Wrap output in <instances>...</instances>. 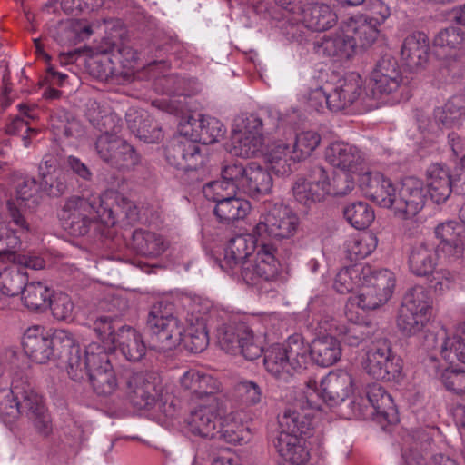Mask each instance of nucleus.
<instances>
[{
    "mask_svg": "<svg viewBox=\"0 0 465 465\" xmlns=\"http://www.w3.org/2000/svg\"><path fill=\"white\" fill-rule=\"evenodd\" d=\"M321 164L312 165L305 178H299L292 186L293 196L300 203L310 206L329 195L342 196L350 193L354 183L348 173L332 176Z\"/></svg>",
    "mask_w": 465,
    "mask_h": 465,
    "instance_id": "obj_1",
    "label": "nucleus"
},
{
    "mask_svg": "<svg viewBox=\"0 0 465 465\" xmlns=\"http://www.w3.org/2000/svg\"><path fill=\"white\" fill-rule=\"evenodd\" d=\"M59 218L63 226L74 236H84L97 219L106 226L116 224V218L112 208L103 207L100 198L87 199L72 196L65 200Z\"/></svg>",
    "mask_w": 465,
    "mask_h": 465,
    "instance_id": "obj_2",
    "label": "nucleus"
},
{
    "mask_svg": "<svg viewBox=\"0 0 465 465\" xmlns=\"http://www.w3.org/2000/svg\"><path fill=\"white\" fill-rule=\"evenodd\" d=\"M146 326L153 347L162 351L175 349L183 341L185 331L183 324L173 315V305L163 301L151 306Z\"/></svg>",
    "mask_w": 465,
    "mask_h": 465,
    "instance_id": "obj_3",
    "label": "nucleus"
},
{
    "mask_svg": "<svg viewBox=\"0 0 465 465\" xmlns=\"http://www.w3.org/2000/svg\"><path fill=\"white\" fill-rule=\"evenodd\" d=\"M307 346L303 337L295 333L285 343L273 344L264 351L263 364L266 371L277 379L286 381L293 371L307 366Z\"/></svg>",
    "mask_w": 465,
    "mask_h": 465,
    "instance_id": "obj_4",
    "label": "nucleus"
},
{
    "mask_svg": "<svg viewBox=\"0 0 465 465\" xmlns=\"http://www.w3.org/2000/svg\"><path fill=\"white\" fill-rule=\"evenodd\" d=\"M120 391L124 394L130 403L140 410L158 409L165 416H173V411L166 409L162 402V388L143 372H132L125 371L121 374Z\"/></svg>",
    "mask_w": 465,
    "mask_h": 465,
    "instance_id": "obj_5",
    "label": "nucleus"
},
{
    "mask_svg": "<svg viewBox=\"0 0 465 465\" xmlns=\"http://www.w3.org/2000/svg\"><path fill=\"white\" fill-rule=\"evenodd\" d=\"M432 312V299L421 285H416L404 295L397 317V327L406 336L416 335L428 323Z\"/></svg>",
    "mask_w": 465,
    "mask_h": 465,
    "instance_id": "obj_6",
    "label": "nucleus"
},
{
    "mask_svg": "<svg viewBox=\"0 0 465 465\" xmlns=\"http://www.w3.org/2000/svg\"><path fill=\"white\" fill-rule=\"evenodd\" d=\"M165 158L171 166L184 173L188 183L203 181L207 173L199 144L186 137L172 140L165 148Z\"/></svg>",
    "mask_w": 465,
    "mask_h": 465,
    "instance_id": "obj_7",
    "label": "nucleus"
},
{
    "mask_svg": "<svg viewBox=\"0 0 465 465\" xmlns=\"http://www.w3.org/2000/svg\"><path fill=\"white\" fill-rule=\"evenodd\" d=\"M363 368L376 380L395 381L401 377L403 364L393 351L391 342L387 338H379L367 351Z\"/></svg>",
    "mask_w": 465,
    "mask_h": 465,
    "instance_id": "obj_8",
    "label": "nucleus"
},
{
    "mask_svg": "<svg viewBox=\"0 0 465 465\" xmlns=\"http://www.w3.org/2000/svg\"><path fill=\"white\" fill-rule=\"evenodd\" d=\"M319 396L312 390L304 392L290 404L279 416V432L298 436L308 435L313 429L312 418L320 409Z\"/></svg>",
    "mask_w": 465,
    "mask_h": 465,
    "instance_id": "obj_9",
    "label": "nucleus"
},
{
    "mask_svg": "<svg viewBox=\"0 0 465 465\" xmlns=\"http://www.w3.org/2000/svg\"><path fill=\"white\" fill-rule=\"evenodd\" d=\"M298 226L297 215L287 206L275 203L266 213L260 215L259 222L252 230V234L261 242L270 239H289L296 233Z\"/></svg>",
    "mask_w": 465,
    "mask_h": 465,
    "instance_id": "obj_10",
    "label": "nucleus"
},
{
    "mask_svg": "<svg viewBox=\"0 0 465 465\" xmlns=\"http://www.w3.org/2000/svg\"><path fill=\"white\" fill-rule=\"evenodd\" d=\"M371 92L382 103L394 104L402 100L403 78L397 60L383 55L371 72Z\"/></svg>",
    "mask_w": 465,
    "mask_h": 465,
    "instance_id": "obj_11",
    "label": "nucleus"
},
{
    "mask_svg": "<svg viewBox=\"0 0 465 465\" xmlns=\"http://www.w3.org/2000/svg\"><path fill=\"white\" fill-rule=\"evenodd\" d=\"M218 344L226 353H239L248 361L258 359L263 352L260 338L243 322L221 328L218 331Z\"/></svg>",
    "mask_w": 465,
    "mask_h": 465,
    "instance_id": "obj_12",
    "label": "nucleus"
},
{
    "mask_svg": "<svg viewBox=\"0 0 465 465\" xmlns=\"http://www.w3.org/2000/svg\"><path fill=\"white\" fill-rule=\"evenodd\" d=\"M256 254L252 261L244 262L241 276L251 286H260L263 282L277 281L281 272V263L276 257L277 249L271 243L260 242L256 239Z\"/></svg>",
    "mask_w": 465,
    "mask_h": 465,
    "instance_id": "obj_13",
    "label": "nucleus"
},
{
    "mask_svg": "<svg viewBox=\"0 0 465 465\" xmlns=\"http://www.w3.org/2000/svg\"><path fill=\"white\" fill-rule=\"evenodd\" d=\"M395 286V278L388 269L370 272L364 276L358 296V306L363 310H374L387 302Z\"/></svg>",
    "mask_w": 465,
    "mask_h": 465,
    "instance_id": "obj_14",
    "label": "nucleus"
},
{
    "mask_svg": "<svg viewBox=\"0 0 465 465\" xmlns=\"http://www.w3.org/2000/svg\"><path fill=\"white\" fill-rule=\"evenodd\" d=\"M353 380L347 371L330 372L322 379L320 385L315 380H309L306 390H312L319 396L320 409L323 404L330 407L344 401L351 393Z\"/></svg>",
    "mask_w": 465,
    "mask_h": 465,
    "instance_id": "obj_15",
    "label": "nucleus"
},
{
    "mask_svg": "<svg viewBox=\"0 0 465 465\" xmlns=\"http://www.w3.org/2000/svg\"><path fill=\"white\" fill-rule=\"evenodd\" d=\"M16 199L8 200L6 203L10 222L18 226L22 231H28L29 224L21 209H35L40 203V186L34 178L25 179L17 187Z\"/></svg>",
    "mask_w": 465,
    "mask_h": 465,
    "instance_id": "obj_16",
    "label": "nucleus"
},
{
    "mask_svg": "<svg viewBox=\"0 0 465 465\" xmlns=\"http://www.w3.org/2000/svg\"><path fill=\"white\" fill-rule=\"evenodd\" d=\"M423 183L414 177L403 179L398 189L396 215L403 219L414 217L425 205Z\"/></svg>",
    "mask_w": 465,
    "mask_h": 465,
    "instance_id": "obj_17",
    "label": "nucleus"
},
{
    "mask_svg": "<svg viewBox=\"0 0 465 465\" xmlns=\"http://www.w3.org/2000/svg\"><path fill=\"white\" fill-rule=\"evenodd\" d=\"M220 420L219 401L212 398L207 404H200L185 419L188 430L203 438H215Z\"/></svg>",
    "mask_w": 465,
    "mask_h": 465,
    "instance_id": "obj_18",
    "label": "nucleus"
},
{
    "mask_svg": "<svg viewBox=\"0 0 465 465\" xmlns=\"http://www.w3.org/2000/svg\"><path fill=\"white\" fill-rule=\"evenodd\" d=\"M77 361V367L74 365L68 369L69 377L77 382L84 381L90 376V372L103 371L112 366L105 349L97 343L89 344L84 352L81 351Z\"/></svg>",
    "mask_w": 465,
    "mask_h": 465,
    "instance_id": "obj_19",
    "label": "nucleus"
},
{
    "mask_svg": "<svg viewBox=\"0 0 465 465\" xmlns=\"http://www.w3.org/2000/svg\"><path fill=\"white\" fill-rule=\"evenodd\" d=\"M458 187L449 166L431 163L426 170V186L430 199L437 204L445 203L451 194L452 186Z\"/></svg>",
    "mask_w": 465,
    "mask_h": 465,
    "instance_id": "obj_20",
    "label": "nucleus"
},
{
    "mask_svg": "<svg viewBox=\"0 0 465 465\" xmlns=\"http://www.w3.org/2000/svg\"><path fill=\"white\" fill-rule=\"evenodd\" d=\"M185 81L175 74L164 75L156 80L155 85L162 87L163 93L173 95L170 99L158 101L159 108L173 114H183L190 110L186 102L187 94L183 85ZM156 102L153 103V104Z\"/></svg>",
    "mask_w": 465,
    "mask_h": 465,
    "instance_id": "obj_21",
    "label": "nucleus"
},
{
    "mask_svg": "<svg viewBox=\"0 0 465 465\" xmlns=\"http://www.w3.org/2000/svg\"><path fill=\"white\" fill-rule=\"evenodd\" d=\"M363 81L356 73H350L339 79L329 94L330 110L338 112L352 105L362 93Z\"/></svg>",
    "mask_w": 465,
    "mask_h": 465,
    "instance_id": "obj_22",
    "label": "nucleus"
},
{
    "mask_svg": "<svg viewBox=\"0 0 465 465\" xmlns=\"http://www.w3.org/2000/svg\"><path fill=\"white\" fill-rule=\"evenodd\" d=\"M50 331L43 326L29 327L23 336L25 352L35 362L43 364L54 360V350L50 347Z\"/></svg>",
    "mask_w": 465,
    "mask_h": 465,
    "instance_id": "obj_23",
    "label": "nucleus"
},
{
    "mask_svg": "<svg viewBox=\"0 0 465 465\" xmlns=\"http://www.w3.org/2000/svg\"><path fill=\"white\" fill-rule=\"evenodd\" d=\"M366 400L372 408L371 414L380 423L394 424L399 421L398 411L391 396L379 383H371L365 390Z\"/></svg>",
    "mask_w": 465,
    "mask_h": 465,
    "instance_id": "obj_24",
    "label": "nucleus"
},
{
    "mask_svg": "<svg viewBox=\"0 0 465 465\" xmlns=\"http://www.w3.org/2000/svg\"><path fill=\"white\" fill-rule=\"evenodd\" d=\"M273 444L282 465H305L310 459L305 440L301 436L279 432Z\"/></svg>",
    "mask_w": 465,
    "mask_h": 465,
    "instance_id": "obj_25",
    "label": "nucleus"
},
{
    "mask_svg": "<svg viewBox=\"0 0 465 465\" xmlns=\"http://www.w3.org/2000/svg\"><path fill=\"white\" fill-rule=\"evenodd\" d=\"M435 235L440 241L439 247L448 256L460 258L465 246V223L448 221L435 228Z\"/></svg>",
    "mask_w": 465,
    "mask_h": 465,
    "instance_id": "obj_26",
    "label": "nucleus"
},
{
    "mask_svg": "<svg viewBox=\"0 0 465 465\" xmlns=\"http://www.w3.org/2000/svg\"><path fill=\"white\" fill-rule=\"evenodd\" d=\"M360 185L365 195L382 208H389L395 202L391 198L393 183L382 173L366 172L361 175Z\"/></svg>",
    "mask_w": 465,
    "mask_h": 465,
    "instance_id": "obj_27",
    "label": "nucleus"
},
{
    "mask_svg": "<svg viewBox=\"0 0 465 465\" xmlns=\"http://www.w3.org/2000/svg\"><path fill=\"white\" fill-rule=\"evenodd\" d=\"M343 29L353 44L355 51L358 48L370 47L379 35L378 26L366 15H357L350 17L341 24Z\"/></svg>",
    "mask_w": 465,
    "mask_h": 465,
    "instance_id": "obj_28",
    "label": "nucleus"
},
{
    "mask_svg": "<svg viewBox=\"0 0 465 465\" xmlns=\"http://www.w3.org/2000/svg\"><path fill=\"white\" fill-rule=\"evenodd\" d=\"M429 38L423 32H414L404 39L401 58L411 71L422 68L429 60Z\"/></svg>",
    "mask_w": 465,
    "mask_h": 465,
    "instance_id": "obj_29",
    "label": "nucleus"
},
{
    "mask_svg": "<svg viewBox=\"0 0 465 465\" xmlns=\"http://www.w3.org/2000/svg\"><path fill=\"white\" fill-rule=\"evenodd\" d=\"M331 335L322 336L312 341L307 346V362L311 359L321 367L334 365L341 357V341Z\"/></svg>",
    "mask_w": 465,
    "mask_h": 465,
    "instance_id": "obj_30",
    "label": "nucleus"
},
{
    "mask_svg": "<svg viewBox=\"0 0 465 465\" xmlns=\"http://www.w3.org/2000/svg\"><path fill=\"white\" fill-rule=\"evenodd\" d=\"M438 260V252L433 244L420 242L411 248L408 266L414 275L429 278L436 271Z\"/></svg>",
    "mask_w": 465,
    "mask_h": 465,
    "instance_id": "obj_31",
    "label": "nucleus"
},
{
    "mask_svg": "<svg viewBox=\"0 0 465 465\" xmlns=\"http://www.w3.org/2000/svg\"><path fill=\"white\" fill-rule=\"evenodd\" d=\"M313 45L317 54L340 59H348L356 52L342 25L333 34L314 42Z\"/></svg>",
    "mask_w": 465,
    "mask_h": 465,
    "instance_id": "obj_32",
    "label": "nucleus"
},
{
    "mask_svg": "<svg viewBox=\"0 0 465 465\" xmlns=\"http://www.w3.org/2000/svg\"><path fill=\"white\" fill-rule=\"evenodd\" d=\"M96 50L101 55L94 57L89 64L92 74L102 80L113 78L116 74V70L109 54H114L115 52L123 54L126 48L110 38H104Z\"/></svg>",
    "mask_w": 465,
    "mask_h": 465,
    "instance_id": "obj_33",
    "label": "nucleus"
},
{
    "mask_svg": "<svg viewBox=\"0 0 465 465\" xmlns=\"http://www.w3.org/2000/svg\"><path fill=\"white\" fill-rule=\"evenodd\" d=\"M302 22L314 31H325L337 22V15L330 5L321 3H308L301 8Z\"/></svg>",
    "mask_w": 465,
    "mask_h": 465,
    "instance_id": "obj_34",
    "label": "nucleus"
},
{
    "mask_svg": "<svg viewBox=\"0 0 465 465\" xmlns=\"http://www.w3.org/2000/svg\"><path fill=\"white\" fill-rule=\"evenodd\" d=\"M330 331L341 338L349 346H358L361 342L371 339L378 331L377 324L372 322H350L340 323L332 320Z\"/></svg>",
    "mask_w": 465,
    "mask_h": 465,
    "instance_id": "obj_35",
    "label": "nucleus"
},
{
    "mask_svg": "<svg viewBox=\"0 0 465 465\" xmlns=\"http://www.w3.org/2000/svg\"><path fill=\"white\" fill-rule=\"evenodd\" d=\"M325 159L332 166L347 172H354L362 161L360 151L343 142L331 143L325 150Z\"/></svg>",
    "mask_w": 465,
    "mask_h": 465,
    "instance_id": "obj_36",
    "label": "nucleus"
},
{
    "mask_svg": "<svg viewBox=\"0 0 465 465\" xmlns=\"http://www.w3.org/2000/svg\"><path fill=\"white\" fill-rule=\"evenodd\" d=\"M180 383L184 390L189 391L195 397H207L208 401H211L212 398H216L214 394L220 389L215 379L196 370L184 372L180 379Z\"/></svg>",
    "mask_w": 465,
    "mask_h": 465,
    "instance_id": "obj_37",
    "label": "nucleus"
},
{
    "mask_svg": "<svg viewBox=\"0 0 465 465\" xmlns=\"http://www.w3.org/2000/svg\"><path fill=\"white\" fill-rule=\"evenodd\" d=\"M102 123L97 122L95 124L102 134L97 137L95 142V151L99 158L106 164L109 163L111 158L115 155L121 137L117 135L116 126L112 128L107 124L114 122L112 114L102 116Z\"/></svg>",
    "mask_w": 465,
    "mask_h": 465,
    "instance_id": "obj_38",
    "label": "nucleus"
},
{
    "mask_svg": "<svg viewBox=\"0 0 465 465\" xmlns=\"http://www.w3.org/2000/svg\"><path fill=\"white\" fill-rule=\"evenodd\" d=\"M130 361H139L146 352V346L139 331L130 326L118 328L115 346Z\"/></svg>",
    "mask_w": 465,
    "mask_h": 465,
    "instance_id": "obj_39",
    "label": "nucleus"
},
{
    "mask_svg": "<svg viewBox=\"0 0 465 465\" xmlns=\"http://www.w3.org/2000/svg\"><path fill=\"white\" fill-rule=\"evenodd\" d=\"M213 213L220 223L230 224L244 219L251 211L249 201L235 197L234 194L215 203Z\"/></svg>",
    "mask_w": 465,
    "mask_h": 465,
    "instance_id": "obj_40",
    "label": "nucleus"
},
{
    "mask_svg": "<svg viewBox=\"0 0 465 465\" xmlns=\"http://www.w3.org/2000/svg\"><path fill=\"white\" fill-rule=\"evenodd\" d=\"M254 242L245 235H236L230 239L225 251L224 258L221 267L229 272L232 271L236 266L243 264L245 259L253 252Z\"/></svg>",
    "mask_w": 465,
    "mask_h": 465,
    "instance_id": "obj_41",
    "label": "nucleus"
},
{
    "mask_svg": "<svg viewBox=\"0 0 465 465\" xmlns=\"http://www.w3.org/2000/svg\"><path fill=\"white\" fill-rule=\"evenodd\" d=\"M272 187V178L270 172L256 163L247 165V174L242 190L252 197L267 194Z\"/></svg>",
    "mask_w": 465,
    "mask_h": 465,
    "instance_id": "obj_42",
    "label": "nucleus"
},
{
    "mask_svg": "<svg viewBox=\"0 0 465 465\" xmlns=\"http://www.w3.org/2000/svg\"><path fill=\"white\" fill-rule=\"evenodd\" d=\"M131 247L137 254L145 257H157L165 250L164 241L161 235L143 229L134 231Z\"/></svg>",
    "mask_w": 465,
    "mask_h": 465,
    "instance_id": "obj_43",
    "label": "nucleus"
},
{
    "mask_svg": "<svg viewBox=\"0 0 465 465\" xmlns=\"http://www.w3.org/2000/svg\"><path fill=\"white\" fill-rule=\"evenodd\" d=\"M54 291L42 282L26 283L22 292L24 305L32 312H43L50 306Z\"/></svg>",
    "mask_w": 465,
    "mask_h": 465,
    "instance_id": "obj_44",
    "label": "nucleus"
},
{
    "mask_svg": "<svg viewBox=\"0 0 465 465\" xmlns=\"http://www.w3.org/2000/svg\"><path fill=\"white\" fill-rule=\"evenodd\" d=\"M371 272L370 266L354 264L341 269L336 275L333 288L341 294H347L361 287L362 280Z\"/></svg>",
    "mask_w": 465,
    "mask_h": 465,
    "instance_id": "obj_45",
    "label": "nucleus"
},
{
    "mask_svg": "<svg viewBox=\"0 0 465 465\" xmlns=\"http://www.w3.org/2000/svg\"><path fill=\"white\" fill-rule=\"evenodd\" d=\"M17 409L20 415L31 418L45 411L43 398L29 384H15Z\"/></svg>",
    "mask_w": 465,
    "mask_h": 465,
    "instance_id": "obj_46",
    "label": "nucleus"
},
{
    "mask_svg": "<svg viewBox=\"0 0 465 465\" xmlns=\"http://www.w3.org/2000/svg\"><path fill=\"white\" fill-rule=\"evenodd\" d=\"M440 355L451 364L456 361L465 364V322L457 326L453 337L445 338Z\"/></svg>",
    "mask_w": 465,
    "mask_h": 465,
    "instance_id": "obj_47",
    "label": "nucleus"
},
{
    "mask_svg": "<svg viewBox=\"0 0 465 465\" xmlns=\"http://www.w3.org/2000/svg\"><path fill=\"white\" fill-rule=\"evenodd\" d=\"M19 113L23 115L14 117L5 126V133L10 135H21L24 145L28 147L31 144L32 136L38 133V130L30 126L27 119H34L35 114L25 104L18 105Z\"/></svg>",
    "mask_w": 465,
    "mask_h": 465,
    "instance_id": "obj_48",
    "label": "nucleus"
},
{
    "mask_svg": "<svg viewBox=\"0 0 465 465\" xmlns=\"http://www.w3.org/2000/svg\"><path fill=\"white\" fill-rule=\"evenodd\" d=\"M342 212L347 222L357 230L368 228L375 218L371 206L363 201L348 203Z\"/></svg>",
    "mask_w": 465,
    "mask_h": 465,
    "instance_id": "obj_49",
    "label": "nucleus"
},
{
    "mask_svg": "<svg viewBox=\"0 0 465 465\" xmlns=\"http://www.w3.org/2000/svg\"><path fill=\"white\" fill-rule=\"evenodd\" d=\"M465 71V51L458 49L443 57L437 71L440 81L449 83L460 77Z\"/></svg>",
    "mask_w": 465,
    "mask_h": 465,
    "instance_id": "obj_50",
    "label": "nucleus"
},
{
    "mask_svg": "<svg viewBox=\"0 0 465 465\" xmlns=\"http://www.w3.org/2000/svg\"><path fill=\"white\" fill-rule=\"evenodd\" d=\"M270 169L277 175L284 176L292 173V164L295 163L292 157V150L286 143L274 145L265 155Z\"/></svg>",
    "mask_w": 465,
    "mask_h": 465,
    "instance_id": "obj_51",
    "label": "nucleus"
},
{
    "mask_svg": "<svg viewBox=\"0 0 465 465\" xmlns=\"http://www.w3.org/2000/svg\"><path fill=\"white\" fill-rule=\"evenodd\" d=\"M141 163L142 156L140 153L132 144L121 138L118 150L107 165L121 172H130Z\"/></svg>",
    "mask_w": 465,
    "mask_h": 465,
    "instance_id": "obj_52",
    "label": "nucleus"
},
{
    "mask_svg": "<svg viewBox=\"0 0 465 465\" xmlns=\"http://www.w3.org/2000/svg\"><path fill=\"white\" fill-rule=\"evenodd\" d=\"M131 128L140 140L147 143H159L163 138L161 126L147 114L136 116Z\"/></svg>",
    "mask_w": 465,
    "mask_h": 465,
    "instance_id": "obj_53",
    "label": "nucleus"
},
{
    "mask_svg": "<svg viewBox=\"0 0 465 465\" xmlns=\"http://www.w3.org/2000/svg\"><path fill=\"white\" fill-rule=\"evenodd\" d=\"M87 378L98 396H109L116 389L120 390L121 375L116 377L113 366L103 371L90 372V376Z\"/></svg>",
    "mask_w": 465,
    "mask_h": 465,
    "instance_id": "obj_54",
    "label": "nucleus"
},
{
    "mask_svg": "<svg viewBox=\"0 0 465 465\" xmlns=\"http://www.w3.org/2000/svg\"><path fill=\"white\" fill-rule=\"evenodd\" d=\"M436 117L444 126L461 125L465 120V101L461 96L451 97L437 113Z\"/></svg>",
    "mask_w": 465,
    "mask_h": 465,
    "instance_id": "obj_55",
    "label": "nucleus"
},
{
    "mask_svg": "<svg viewBox=\"0 0 465 465\" xmlns=\"http://www.w3.org/2000/svg\"><path fill=\"white\" fill-rule=\"evenodd\" d=\"M321 140V135L315 131L298 133L292 143V157L294 161L305 160L320 145Z\"/></svg>",
    "mask_w": 465,
    "mask_h": 465,
    "instance_id": "obj_56",
    "label": "nucleus"
},
{
    "mask_svg": "<svg viewBox=\"0 0 465 465\" xmlns=\"http://www.w3.org/2000/svg\"><path fill=\"white\" fill-rule=\"evenodd\" d=\"M16 227V229H12L5 223H0V262L11 261L21 246L20 236L16 232H25V231Z\"/></svg>",
    "mask_w": 465,
    "mask_h": 465,
    "instance_id": "obj_57",
    "label": "nucleus"
},
{
    "mask_svg": "<svg viewBox=\"0 0 465 465\" xmlns=\"http://www.w3.org/2000/svg\"><path fill=\"white\" fill-rule=\"evenodd\" d=\"M196 129L199 143L212 144L219 141L225 133L223 124L215 117L201 116Z\"/></svg>",
    "mask_w": 465,
    "mask_h": 465,
    "instance_id": "obj_58",
    "label": "nucleus"
},
{
    "mask_svg": "<svg viewBox=\"0 0 465 465\" xmlns=\"http://www.w3.org/2000/svg\"><path fill=\"white\" fill-rule=\"evenodd\" d=\"M25 274L20 269H5L0 272V292L2 294L14 297L22 294L26 285Z\"/></svg>",
    "mask_w": 465,
    "mask_h": 465,
    "instance_id": "obj_59",
    "label": "nucleus"
},
{
    "mask_svg": "<svg viewBox=\"0 0 465 465\" xmlns=\"http://www.w3.org/2000/svg\"><path fill=\"white\" fill-rule=\"evenodd\" d=\"M56 342L61 343L62 359L66 361V371L72 366L77 367V361L81 351L80 345L74 335L66 330H58Z\"/></svg>",
    "mask_w": 465,
    "mask_h": 465,
    "instance_id": "obj_60",
    "label": "nucleus"
},
{
    "mask_svg": "<svg viewBox=\"0 0 465 465\" xmlns=\"http://www.w3.org/2000/svg\"><path fill=\"white\" fill-rule=\"evenodd\" d=\"M377 247V238L372 233H366L349 242L348 256L351 261H359L369 256Z\"/></svg>",
    "mask_w": 465,
    "mask_h": 465,
    "instance_id": "obj_61",
    "label": "nucleus"
},
{
    "mask_svg": "<svg viewBox=\"0 0 465 465\" xmlns=\"http://www.w3.org/2000/svg\"><path fill=\"white\" fill-rule=\"evenodd\" d=\"M465 41V32L457 26H449L441 29L434 37L435 47L458 50Z\"/></svg>",
    "mask_w": 465,
    "mask_h": 465,
    "instance_id": "obj_62",
    "label": "nucleus"
},
{
    "mask_svg": "<svg viewBox=\"0 0 465 465\" xmlns=\"http://www.w3.org/2000/svg\"><path fill=\"white\" fill-rule=\"evenodd\" d=\"M185 345L193 353L202 352L209 344L208 331L202 321L196 326H191L184 338Z\"/></svg>",
    "mask_w": 465,
    "mask_h": 465,
    "instance_id": "obj_63",
    "label": "nucleus"
},
{
    "mask_svg": "<svg viewBox=\"0 0 465 465\" xmlns=\"http://www.w3.org/2000/svg\"><path fill=\"white\" fill-rule=\"evenodd\" d=\"M441 382L447 391L458 396L457 399L465 398V371L446 369L441 374Z\"/></svg>",
    "mask_w": 465,
    "mask_h": 465,
    "instance_id": "obj_64",
    "label": "nucleus"
}]
</instances>
